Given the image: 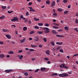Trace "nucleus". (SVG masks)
<instances>
[{"label":"nucleus","mask_w":78,"mask_h":78,"mask_svg":"<svg viewBox=\"0 0 78 78\" xmlns=\"http://www.w3.org/2000/svg\"><path fill=\"white\" fill-rule=\"evenodd\" d=\"M42 30H45L44 31V32L45 33H50V31L49 30L50 29L48 28V27H43L42 28Z\"/></svg>","instance_id":"nucleus-1"},{"label":"nucleus","mask_w":78,"mask_h":78,"mask_svg":"<svg viewBox=\"0 0 78 78\" xmlns=\"http://www.w3.org/2000/svg\"><path fill=\"white\" fill-rule=\"evenodd\" d=\"M59 66L60 67V68H61L62 69H63V68H65V69H69L67 66H65V64H62L61 65H60Z\"/></svg>","instance_id":"nucleus-2"},{"label":"nucleus","mask_w":78,"mask_h":78,"mask_svg":"<svg viewBox=\"0 0 78 78\" xmlns=\"http://www.w3.org/2000/svg\"><path fill=\"white\" fill-rule=\"evenodd\" d=\"M59 76L60 77H66V76H68V74L66 73L60 74L59 75Z\"/></svg>","instance_id":"nucleus-3"},{"label":"nucleus","mask_w":78,"mask_h":78,"mask_svg":"<svg viewBox=\"0 0 78 78\" xmlns=\"http://www.w3.org/2000/svg\"><path fill=\"white\" fill-rule=\"evenodd\" d=\"M12 22H15V21H17L19 20V19L17 17H13V19H12L11 20Z\"/></svg>","instance_id":"nucleus-4"},{"label":"nucleus","mask_w":78,"mask_h":78,"mask_svg":"<svg viewBox=\"0 0 78 78\" xmlns=\"http://www.w3.org/2000/svg\"><path fill=\"white\" fill-rule=\"evenodd\" d=\"M13 69H6L4 71L5 72L7 73H9V72H11L12 71Z\"/></svg>","instance_id":"nucleus-5"},{"label":"nucleus","mask_w":78,"mask_h":78,"mask_svg":"<svg viewBox=\"0 0 78 78\" xmlns=\"http://www.w3.org/2000/svg\"><path fill=\"white\" fill-rule=\"evenodd\" d=\"M55 3H56V2H55V1H52L51 4V7H53L55 5Z\"/></svg>","instance_id":"nucleus-6"},{"label":"nucleus","mask_w":78,"mask_h":78,"mask_svg":"<svg viewBox=\"0 0 78 78\" xmlns=\"http://www.w3.org/2000/svg\"><path fill=\"white\" fill-rule=\"evenodd\" d=\"M41 71L42 72H44L45 70H46V68L45 67H41L40 68Z\"/></svg>","instance_id":"nucleus-7"},{"label":"nucleus","mask_w":78,"mask_h":78,"mask_svg":"<svg viewBox=\"0 0 78 78\" xmlns=\"http://www.w3.org/2000/svg\"><path fill=\"white\" fill-rule=\"evenodd\" d=\"M29 8L30 9V12L31 11H32L33 12H36V11H35V10H34V9H33L32 7H29Z\"/></svg>","instance_id":"nucleus-8"},{"label":"nucleus","mask_w":78,"mask_h":78,"mask_svg":"<svg viewBox=\"0 0 78 78\" xmlns=\"http://www.w3.org/2000/svg\"><path fill=\"white\" fill-rule=\"evenodd\" d=\"M46 54L48 55H50V50H48L46 51Z\"/></svg>","instance_id":"nucleus-9"},{"label":"nucleus","mask_w":78,"mask_h":78,"mask_svg":"<svg viewBox=\"0 0 78 78\" xmlns=\"http://www.w3.org/2000/svg\"><path fill=\"white\" fill-rule=\"evenodd\" d=\"M56 36L58 37H64V36L62 35H56Z\"/></svg>","instance_id":"nucleus-10"},{"label":"nucleus","mask_w":78,"mask_h":78,"mask_svg":"<svg viewBox=\"0 0 78 78\" xmlns=\"http://www.w3.org/2000/svg\"><path fill=\"white\" fill-rule=\"evenodd\" d=\"M31 46L32 48H36L37 47V45L33 44H31Z\"/></svg>","instance_id":"nucleus-11"},{"label":"nucleus","mask_w":78,"mask_h":78,"mask_svg":"<svg viewBox=\"0 0 78 78\" xmlns=\"http://www.w3.org/2000/svg\"><path fill=\"white\" fill-rule=\"evenodd\" d=\"M56 44L57 45H62V42H57Z\"/></svg>","instance_id":"nucleus-12"},{"label":"nucleus","mask_w":78,"mask_h":78,"mask_svg":"<svg viewBox=\"0 0 78 78\" xmlns=\"http://www.w3.org/2000/svg\"><path fill=\"white\" fill-rule=\"evenodd\" d=\"M39 40V38L37 37H35L34 41H37Z\"/></svg>","instance_id":"nucleus-13"},{"label":"nucleus","mask_w":78,"mask_h":78,"mask_svg":"<svg viewBox=\"0 0 78 78\" xmlns=\"http://www.w3.org/2000/svg\"><path fill=\"white\" fill-rule=\"evenodd\" d=\"M5 16L4 15L2 16L1 17H0V20H1L2 19H5Z\"/></svg>","instance_id":"nucleus-14"},{"label":"nucleus","mask_w":78,"mask_h":78,"mask_svg":"<svg viewBox=\"0 0 78 78\" xmlns=\"http://www.w3.org/2000/svg\"><path fill=\"white\" fill-rule=\"evenodd\" d=\"M6 37L9 39H11V36H10L9 34L6 35Z\"/></svg>","instance_id":"nucleus-15"},{"label":"nucleus","mask_w":78,"mask_h":78,"mask_svg":"<svg viewBox=\"0 0 78 78\" xmlns=\"http://www.w3.org/2000/svg\"><path fill=\"white\" fill-rule=\"evenodd\" d=\"M5 57V55L3 54H2L0 55V58L2 59V58H3Z\"/></svg>","instance_id":"nucleus-16"},{"label":"nucleus","mask_w":78,"mask_h":78,"mask_svg":"<svg viewBox=\"0 0 78 78\" xmlns=\"http://www.w3.org/2000/svg\"><path fill=\"white\" fill-rule=\"evenodd\" d=\"M2 31H4V32H8V29H2Z\"/></svg>","instance_id":"nucleus-17"},{"label":"nucleus","mask_w":78,"mask_h":78,"mask_svg":"<svg viewBox=\"0 0 78 78\" xmlns=\"http://www.w3.org/2000/svg\"><path fill=\"white\" fill-rule=\"evenodd\" d=\"M1 8H2V9H6V6H2Z\"/></svg>","instance_id":"nucleus-18"},{"label":"nucleus","mask_w":78,"mask_h":78,"mask_svg":"<svg viewBox=\"0 0 78 78\" xmlns=\"http://www.w3.org/2000/svg\"><path fill=\"white\" fill-rule=\"evenodd\" d=\"M46 3L48 5H50V2L49 1H47L46 2Z\"/></svg>","instance_id":"nucleus-19"},{"label":"nucleus","mask_w":78,"mask_h":78,"mask_svg":"<svg viewBox=\"0 0 78 78\" xmlns=\"http://www.w3.org/2000/svg\"><path fill=\"white\" fill-rule=\"evenodd\" d=\"M52 33L54 34H56V33H57V32H56V31L55 30H54L52 31Z\"/></svg>","instance_id":"nucleus-20"},{"label":"nucleus","mask_w":78,"mask_h":78,"mask_svg":"<svg viewBox=\"0 0 78 78\" xmlns=\"http://www.w3.org/2000/svg\"><path fill=\"white\" fill-rule=\"evenodd\" d=\"M34 20H35V21H38L39 20V19H37L36 18H34Z\"/></svg>","instance_id":"nucleus-21"},{"label":"nucleus","mask_w":78,"mask_h":78,"mask_svg":"<svg viewBox=\"0 0 78 78\" xmlns=\"http://www.w3.org/2000/svg\"><path fill=\"white\" fill-rule=\"evenodd\" d=\"M9 54H14V51H10L8 52Z\"/></svg>","instance_id":"nucleus-22"},{"label":"nucleus","mask_w":78,"mask_h":78,"mask_svg":"<svg viewBox=\"0 0 78 78\" xmlns=\"http://www.w3.org/2000/svg\"><path fill=\"white\" fill-rule=\"evenodd\" d=\"M58 73H54L51 75V76H57L58 75Z\"/></svg>","instance_id":"nucleus-23"},{"label":"nucleus","mask_w":78,"mask_h":78,"mask_svg":"<svg viewBox=\"0 0 78 78\" xmlns=\"http://www.w3.org/2000/svg\"><path fill=\"white\" fill-rule=\"evenodd\" d=\"M20 18H21V19H22L23 20V19L25 18L23 17V15H21V16H20Z\"/></svg>","instance_id":"nucleus-24"},{"label":"nucleus","mask_w":78,"mask_h":78,"mask_svg":"<svg viewBox=\"0 0 78 78\" xmlns=\"http://www.w3.org/2000/svg\"><path fill=\"white\" fill-rule=\"evenodd\" d=\"M51 44L52 45V46H55V43H54V42L52 41L51 42Z\"/></svg>","instance_id":"nucleus-25"},{"label":"nucleus","mask_w":78,"mask_h":78,"mask_svg":"<svg viewBox=\"0 0 78 78\" xmlns=\"http://www.w3.org/2000/svg\"><path fill=\"white\" fill-rule=\"evenodd\" d=\"M59 51L61 52V53H64V50L62 49H61L59 50Z\"/></svg>","instance_id":"nucleus-26"},{"label":"nucleus","mask_w":78,"mask_h":78,"mask_svg":"<svg viewBox=\"0 0 78 78\" xmlns=\"http://www.w3.org/2000/svg\"><path fill=\"white\" fill-rule=\"evenodd\" d=\"M27 30V27H25L23 28V30H24V31H26Z\"/></svg>","instance_id":"nucleus-27"},{"label":"nucleus","mask_w":78,"mask_h":78,"mask_svg":"<svg viewBox=\"0 0 78 78\" xmlns=\"http://www.w3.org/2000/svg\"><path fill=\"white\" fill-rule=\"evenodd\" d=\"M38 24L39 26H43V23H38Z\"/></svg>","instance_id":"nucleus-28"},{"label":"nucleus","mask_w":78,"mask_h":78,"mask_svg":"<svg viewBox=\"0 0 78 78\" xmlns=\"http://www.w3.org/2000/svg\"><path fill=\"white\" fill-rule=\"evenodd\" d=\"M53 24L54 25H55V26H59V24L54 23Z\"/></svg>","instance_id":"nucleus-29"},{"label":"nucleus","mask_w":78,"mask_h":78,"mask_svg":"<svg viewBox=\"0 0 78 78\" xmlns=\"http://www.w3.org/2000/svg\"><path fill=\"white\" fill-rule=\"evenodd\" d=\"M68 2L67 0H63V2L64 3H66Z\"/></svg>","instance_id":"nucleus-30"},{"label":"nucleus","mask_w":78,"mask_h":78,"mask_svg":"<svg viewBox=\"0 0 78 78\" xmlns=\"http://www.w3.org/2000/svg\"><path fill=\"white\" fill-rule=\"evenodd\" d=\"M40 70V69H36V70H35L34 72H35V73H37V72H38V70Z\"/></svg>","instance_id":"nucleus-31"},{"label":"nucleus","mask_w":78,"mask_h":78,"mask_svg":"<svg viewBox=\"0 0 78 78\" xmlns=\"http://www.w3.org/2000/svg\"><path fill=\"white\" fill-rule=\"evenodd\" d=\"M53 28H55V29H58V28H59L58 27H56V26H53Z\"/></svg>","instance_id":"nucleus-32"},{"label":"nucleus","mask_w":78,"mask_h":78,"mask_svg":"<svg viewBox=\"0 0 78 78\" xmlns=\"http://www.w3.org/2000/svg\"><path fill=\"white\" fill-rule=\"evenodd\" d=\"M25 39H23L20 40V41L21 42H25Z\"/></svg>","instance_id":"nucleus-33"},{"label":"nucleus","mask_w":78,"mask_h":78,"mask_svg":"<svg viewBox=\"0 0 78 78\" xmlns=\"http://www.w3.org/2000/svg\"><path fill=\"white\" fill-rule=\"evenodd\" d=\"M34 33V31H32L30 32V34H33V33Z\"/></svg>","instance_id":"nucleus-34"},{"label":"nucleus","mask_w":78,"mask_h":78,"mask_svg":"<svg viewBox=\"0 0 78 78\" xmlns=\"http://www.w3.org/2000/svg\"><path fill=\"white\" fill-rule=\"evenodd\" d=\"M22 58H23V55H21L19 57V58L20 59H22Z\"/></svg>","instance_id":"nucleus-35"},{"label":"nucleus","mask_w":78,"mask_h":78,"mask_svg":"<svg viewBox=\"0 0 78 78\" xmlns=\"http://www.w3.org/2000/svg\"><path fill=\"white\" fill-rule=\"evenodd\" d=\"M23 20H25V22H28V19L25 18H23Z\"/></svg>","instance_id":"nucleus-36"},{"label":"nucleus","mask_w":78,"mask_h":78,"mask_svg":"<svg viewBox=\"0 0 78 78\" xmlns=\"http://www.w3.org/2000/svg\"><path fill=\"white\" fill-rule=\"evenodd\" d=\"M29 51H34V50L32 49H29Z\"/></svg>","instance_id":"nucleus-37"},{"label":"nucleus","mask_w":78,"mask_h":78,"mask_svg":"<svg viewBox=\"0 0 78 78\" xmlns=\"http://www.w3.org/2000/svg\"><path fill=\"white\" fill-rule=\"evenodd\" d=\"M24 74V75L25 76H28V73H25Z\"/></svg>","instance_id":"nucleus-38"},{"label":"nucleus","mask_w":78,"mask_h":78,"mask_svg":"<svg viewBox=\"0 0 78 78\" xmlns=\"http://www.w3.org/2000/svg\"><path fill=\"white\" fill-rule=\"evenodd\" d=\"M45 27H49V26L50 25L49 24H48L47 23H46L45 24Z\"/></svg>","instance_id":"nucleus-39"},{"label":"nucleus","mask_w":78,"mask_h":78,"mask_svg":"<svg viewBox=\"0 0 78 78\" xmlns=\"http://www.w3.org/2000/svg\"><path fill=\"white\" fill-rule=\"evenodd\" d=\"M34 28L35 29H39V27L36 26Z\"/></svg>","instance_id":"nucleus-40"},{"label":"nucleus","mask_w":78,"mask_h":78,"mask_svg":"<svg viewBox=\"0 0 78 78\" xmlns=\"http://www.w3.org/2000/svg\"><path fill=\"white\" fill-rule=\"evenodd\" d=\"M75 22L76 23H78V19H76L75 20Z\"/></svg>","instance_id":"nucleus-41"},{"label":"nucleus","mask_w":78,"mask_h":78,"mask_svg":"<svg viewBox=\"0 0 78 78\" xmlns=\"http://www.w3.org/2000/svg\"><path fill=\"white\" fill-rule=\"evenodd\" d=\"M26 15L27 16H29V12H27L26 13Z\"/></svg>","instance_id":"nucleus-42"},{"label":"nucleus","mask_w":78,"mask_h":78,"mask_svg":"<svg viewBox=\"0 0 78 78\" xmlns=\"http://www.w3.org/2000/svg\"><path fill=\"white\" fill-rule=\"evenodd\" d=\"M64 28L65 30H67V31H68V29L67 27H65Z\"/></svg>","instance_id":"nucleus-43"},{"label":"nucleus","mask_w":78,"mask_h":78,"mask_svg":"<svg viewBox=\"0 0 78 78\" xmlns=\"http://www.w3.org/2000/svg\"><path fill=\"white\" fill-rule=\"evenodd\" d=\"M12 12H13V11H11L10 12L9 11H8L7 12L8 13H9V14H10L11 13H12Z\"/></svg>","instance_id":"nucleus-44"},{"label":"nucleus","mask_w":78,"mask_h":78,"mask_svg":"<svg viewBox=\"0 0 78 78\" xmlns=\"http://www.w3.org/2000/svg\"><path fill=\"white\" fill-rule=\"evenodd\" d=\"M58 11H62V9L60 8L58 9Z\"/></svg>","instance_id":"nucleus-45"},{"label":"nucleus","mask_w":78,"mask_h":78,"mask_svg":"<svg viewBox=\"0 0 78 78\" xmlns=\"http://www.w3.org/2000/svg\"><path fill=\"white\" fill-rule=\"evenodd\" d=\"M69 12V11H65L64 12V14H66L67 13V12Z\"/></svg>","instance_id":"nucleus-46"},{"label":"nucleus","mask_w":78,"mask_h":78,"mask_svg":"<svg viewBox=\"0 0 78 78\" xmlns=\"http://www.w3.org/2000/svg\"><path fill=\"white\" fill-rule=\"evenodd\" d=\"M32 5V2H30L29 3V6H31Z\"/></svg>","instance_id":"nucleus-47"},{"label":"nucleus","mask_w":78,"mask_h":78,"mask_svg":"<svg viewBox=\"0 0 78 78\" xmlns=\"http://www.w3.org/2000/svg\"><path fill=\"white\" fill-rule=\"evenodd\" d=\"M70 8H71V5H69L68 6V8L69 9H70Z\"/></svg>","instance_id":"nucleus-48"},{"label":"nucleus","mask_w":78,"mask_h":78,"mask_svg":"<svg viewBox=\"0 0 78 78\" xmlns=\"http://www.w3.org/2000/svg\"><path fill=\"white\" fill-rule=\"evenodd\" d=\"M78 56V54H74L73 55V57H74V56Z\"/></svg>","instance_id":"nucleus-49"},{"label":"nucleus","mask_w":78,"mask_h":78,"mask_svg":"<svg viewBox=\"0 0 78 78\" xmlns=\"http://www.w3.org/2000/svg\"><path fill=\"white\" fill-rule=\"evenodd\" d=\"M43 40L44 41V42H47V39H46L45 38H44Z\"/></svg>","instance_id":"nucleus-50"},{"label":"nucleus","mask_w":78,"mask_h":78,"mask_svg":"<svg viewBox=\"0 0 78 78\" xmlns=\"http://www.w3.org/2000/svg\"><path fill=\"white\" fill-rule=\"evenodd\" d=\"M39 47H40V48H42V45H39Z\"/></svg>","instance_id":"nucleus-51"},{"label":"nucleus","mask_w":78,"mask_h":78,"mask_svg":"<svg viewBox=\"0 0 78 78\" xmlns=\"http://www.w3.org/2000/svg\"><path fill=\"white\" fill-rule=\"evenodd\" d=\"M61 47L60 46H59L57 48V50H59V49H61Z\"/></svg>","instance_id":"nucleus-52"},{"label":"nucleus","mask_w":78,"mask_h":78,"mask_svg":"<svg viewBox=\"0 0 78 78\" xmlns=\"http://www.w3.org/2000/svg\"><path fill=\"white\" fill-rule=\"evenodd\" d=\"M28 23H29V24H30V23H31V20H29Z\"/></svg>","instance_id":"nucleus-53"},{"label":"nucleus","mask_w":78,"mask_h":78,"mask_svg":"<svg viewBox=\"0 0 78 78\" xmlns=\"http://www.w3.org/2000/svg\"><path fill=\"white\" fill-rule=\"evenodd\" d=\"M58 31L60 32V31H63V30L62 29H60L58 30Z\"/></svg>","instance_id":"nucleus-54"},{"label":"nucleus","mask_w":78,"mask_h":78,"mask_svg":"<svg viewBox=\"0 0 78 78\" xmlns=\"http://www.w3.org/2000/svg\"><path fill=\"white\" fill-rule=\"evenodd\" d=\"M49 59L47 58H44V60H45L46 61H48V60Z\"/></svg>","instance_id":"nucleus-55"},{"label":"nucleus","mask_w":78,"mask_h":78,"mask_svg":"<svg viewBox=\"0 0 78 78\" xmlns=\"http://www.w3.org/2000/svg\"><path fill=\"white\" fill-rule=\"evenodd\" d=\"M3 44V42L2 41H0V44Z\"/></svg>","instance_id":"nucleus-56"},{"label":"nucleus","mask_w":78,"mask_h":78,"mask_svg":"<svg viewBox=\"0 0 78 78\" xmlns=\"http://www.w3.org/2000/svg\"><path fill=\"white\" fill-rule=\"evenodd\" d=\"M54 15L55 16H57V13H54Z\"/></svg>","instance_id":"nucleus-57"},{"label":"nucleus","mask_w":78,"mask_h":78,"mask_svg":"<svg viewBox=\"0 0 78 78\" xmlns=\"http://www.w3.org/2000/svg\"><path fill=\"white\" fill-rule=\"evenodd\" d=\"M67 58H68V59H69L70 58V56L68 55L66 56Z\"/></svg>","instance_id":"nucleus-58"},{"label":"nucleus","mask_w":78,"mask_h":78,"mask_svg":"<svg viewBox=\"0 0 78 78\" xmlns=\"http://www.w3.org/2000/svg\"><path fill=\"white\" fill-rule=\"evenodd\" d=\"M32 61H34V60H35V58H32Z\"/></svg>","instance_id":"nucleus-59"},{"label":"nucleus","mask_w":78,"mask_h":78,"mask_svg":"<svg viewBox=\"0 0 78 78\" xmlns=\"http://www.w3.org/2000/svg\"><path fill=\"white\" fill-rule=\"evenodd\" d=\"M76 16L77 17H78V13L76 14Z\"/></svg>","instance_id":"nucleus-60"},{"label":"nucleus","mask_w":78,"mask_h":78,"mask_svg":"<svg viewBox=\"0 0 78 78\" xmlns=\"http://www.w3.org/2000/svg\"><path fill=\"white\" fill-rule=\"evenodd\" d=\"M22 50H20L18 52V53H22Z\"/></svg>","instance_id":"nucleus-61"},{"label":"nucleus","mask_w":78,"mask_h":78,"mask_svg":"<svg viewBox=\"0 0 78 78\" xmlns=\"http://www.w3.org/2000/svg\"><path fill=\"white\" fill-rule=\"evenodd\" d=\"M50 63H51V62H50V61H48V64H50Z\"/></svg>","instance_id":"nucleus-62"},{"label":"nucleus","mask_w":78,"mask_h":78,"mask_svg":"<svg viewBox=\"0 0 78 78\" xmlns=\"http://www.w3.org/2000/svg\"><path fill=\"white\" fill-rule=\"evenodd\" d=\"M18 78H22V76H20L19 77H18Z\"/></svg>","instance_id":"nucleus-63"},{"label":"nucleus","mask_w":78,"mask_h":78,"mask_svg":"<svg viewBox=\"0 0 78 78\" xmlns=\"http://www.w3.org/2000/svg\"><path fill=\"white\" fill-rule=\"evenodd\" d=\"M76 63L77 64V65H78V61H76Z\"/></svg>","instance_id":"nucleus-64"}]
</instances>
